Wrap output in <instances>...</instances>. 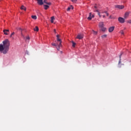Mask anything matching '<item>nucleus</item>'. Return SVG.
<instances>
[{
    "label": "nucleus",
    "mask_w": 131,
    "mask_h": 131,
    "mask_svg": "<svg viewBox=\"0 0 131 131\" xmlns=\"http://www.w3.org/2000/svg\"><path fill=\"white\" fill-rule=\"evenodd\" d=\"M14 34H15V32H12L11 33V34L10 35V37H12V36H13V35H14Z\"/></svg>",
    "instance_id": "393cba45"
},
{
    "label": "nucleus",
    "mask_w": 131,
    "mask_h": 131,
    "mask_svg": "<svg viewBox=\"0 0 131 131\" xmlns=\"http://www.w3.org/2000/svg\"><path fill=\"white\" fill-rule=\"evenodd\" d=\"M103 18H105V15H102Z\"/></svg>",
    "instance_id": "2f4dec72"
},
{
    "label": "nucleus",
    "mask_w": 131,
    "mask_h": 131,
    "mask_svg": "<svg viewBox=\"0 0 131 131\" xmlns=\"http://www.w3.org/2000/svg\"><path fill=\"white\" fill-rule=\"evenodd\" d=\"M72 3H76L77 2V0H71Z\"/></svg>",
    "instance_id": "a878e982"
},
{
    "label": "nucleus",
    "mask_w": 131,
    "mask_h": 131,
    "mask_svg": "<svg viewBox=\"0 0 131 131\" xmlns=\"http://www.w3.org/2000/svg\"><path fill=\"white\" fill-rule=\"evenodd\" d=\"M3 32L5 35H8L9 33H10V30L4 29Z\"/></svg>",
    "instance_id": "0eeeda50"
},
{
    "label": "nucleus",
    "mask_w": 131,
    "mask_h": 131,
    "mask_svg": "<svg viewBox=\"0 0 131 131\" xmlns=\"http://www.w3.org/2000/svg\"><path fill=\"white\" fill-rule=\"evenodd\" d=\"M107 29L106 28H105V27H102V28H101V29H100V30H101V31H103V32H105V31H106V30Z\"/></svg>",
    "instance_id": "4468645a"
},
{
    "label": "nucleus",
    "mask_w": 131,
    "mask_h": 131,
    "mask_svg": "<svg viewBox=\"0 0 131 131\" xmlns=\"http://www.w3.org/2000/svg\"><path fill=\"white\" fill-rule=\"evenodd\" d=\"M37 3L39 5V6H42L44 4H46L47 5H52V3H47V1L46 0H37Z\"/></svg>",
    "instance_id": "7ed1b4c3"
},
{
    "label": "nucleus",
    "mask_w": 131,
    "mask_h": 131,
    "mask_svg": "<svg viewBox=\"0 0 131 131\" xmlns=\"http://www.w3.org/2000/svg\"><path fill=\"white\" fill-rule=\"evenodd\" d=\"M48 5H44V9H45V10H48V8H50V5H48V4H47Z\"/></svg>",
    "instance_id": "f8f14e48"
},
{
    "label": "nucleus",
    "mask_w": 131,
    "mask_h": 131,
    "mask_svg": "<svg viewBox=\"0 0 131 131\" xmlns=\"http://www.w3.org/2000/svg\"><path fill=\"white\" fill-rule=\"evenodd\" d=\"M96 11L98 13V15L99 16L100 18H101V17H102V15H101V14H100V12H99V10H96Z\"/></svg>",
    "instance_id": "6ab92c4d"
},
{
    "label": "nucleus",
    "mask_w": 131,
    "mask_h": 131,
    "mask_svg": "<svg viewBox=\"0 0 131 131\" xmlns=\"http://www.w3.org/2000/svg\"><path fill=\"white\" fill-rule=\"evenodd\" d=\"M104 26H105V25H104V23L103 22H100L99 23V28H102L104 27Z\"/></svg>",
    "instance_id": "6e6552de"
},
{
    "label": "nucleus",
    "mask_w": 131,
    "mask_h": 131,
    "mask_svg": "<svg viewBox=\"0 0 131 131\" xmlns=\"http://www.w3.org/2000/svg\"><path fill=\"white\" fill-rule=\"evenodd\" d=\"M115 8H117L120 10H122V9H124V6L123 5H116Z\"/></svg>",
    "instance_id": "20e7f679"
},
{
    "label": "nucleus",
    "mask_w": 131,
    "mask_h": 131,
    "mask_svg": "<svg viewBox=\"0 0 131 131\" xmlns=\"http://www.w3.org/2000/svg\"><path fill=\"white\" fill-rule=\"evenodd\" d=\"M10 41L6 39L3 41V44H0V53H2L6 55L9 52L10 49Z\"/></svg>",
    "instance_id": "f257e3e1"
},
{
    "label": "nucleus",
    "mask_w": 131,
    "mask_h": 131,
    "mask_svg": "<svg viewBox=\"0 0 131 131\" xmlns=\"http://www.w3.org/2000/svg\"><path fill=\"white\" fill-rule=\"evenodd\" d=\"M52 46H54V47H56V48L59 47V43H57L56 44L55 43H52Z\"/></svg>",
    "instance_id": "ddd939ff"
},
{
    "label": "nucleus",
    "mask_w": 131,
    "mask_h": 131,
    "mask_svg": "<svg viewBox=\"0 0 131 131\" xmlns=\"http://www.w3.org/2000/svg\"><path fill=\"white\" fill-rule=\"evenodd\" d=\"M114 28H115V27L114 26L113 27H111L109 29H108V32H112L113 31V30H114Z\"/></svg>",
    "instance_id": "1a4fd4ad"
},
{
    "label": "nucleus",
    "mask_w": 131,
    "mask_h": 131,
    "mask_svg": "<svg viewBox=\"0 0 131 131\" xmlns=\"http://www.w3.org/2000/svg\"><path fill=\"white\" fill-rule=\"evenodd\" d=\"M57 37V41H58L57 43L59 44L58 47L57 48V51H60V48H62V40H61V39H60V35H56Z\"/></svg>",
    "instance_id": "f03ea898"
},
{
    "label": "nucleus",
    "mask_w": 131,
    "mask_h": 131,
    "mask_svg": "<svg viewBox=\"0 0 131 131\" xmlns=\"http://www.w3.org/2000/svg\"><path fill=\"white\" fill-rule=\"evenodd\" d=\"M71 8L70 7H69L68 9H67V11H70L71 10Z\"/></svg>",
    "instance_id": "cd10ccee"
},
{
    "label": "nucleus",
    "mask_w": 131,
    "mask_h": 131,
    "mask_svg": "<svg viewBox=\"0 0 131 131\" xmlns=\"http://www.w3.org/2000/svg\"><path fill=\"white\" fill-rule=\"evenodd\" d=\"M104 13H105L106 16H109V13H108L107 12H106V11H105Z\"/></svg>",
    "instance_id": "bb28decb"
},
{
    "label": "nucleus",
    "mask_w": 131,
    "mask_h": 131,
    "mask_svg": "<svg viewBox=\"0 0 131 131\" xmlns=\"http://www.w3.org/2000/svg\"><path fill=\"white\" fill-rule=\"evenodd\" d=\"M94 17H95V16L94 15V14H92V12H90L89 13V16L88 17V20H92V18H94Z\"/></svg>",
    "instance_id": "39448f33"
},
{
    "label": "nucleus",
    "mask_w": 131,
    "mask_h": 131,
    "mask_svg": "<svg viewBox=\"0 0 131 131\" xmlns=\"http://www.w3.org/2000/svg\"><path fill=\"white\" fill-rule=\"evenodd\" d=\"M102 38H106V37H107V35L104 34L102 36H101Z\"/></svg>",
    "instance_id": "412c9836"
},
{
    "label": "nucleus",
    "mask_w": 131,
    "mask_h": 131,
    "mask_svg": "<svg viewBox=\"0 0 131 131\" xmlns=\"http://www.w3.org/2000/svg\"><path fill=\"white\" fill-rule=\"evenodd\" d=\"M21 10H24V11H26V7H25L24 6H21L20 8Z\"/></svg>",
    "instance_id": "f3484780"
},
{
    "label": "nucleus",
    "mask_w": 131,
    "mask_h": 131,
    "mask_svg": "<svg viewBox=\"0 0 131 131\" xmlns=\"http://www.w3.org/2000/svg\"><path fill=\"white\" fill-rule=\"evenodd\" d=\"M129 15V12H126L124 14V17L125 18V19H126V18H127V17H128Z\"/></svg>",
    "instance_id": "9b49d317"
},
{
    "label": "nucleus",
    "mask_w": 131,
    "mask_h": 131,
    "mask_svg": "<svg viewBox=\"0 0 131 131\" xmlns=\"http://www.w3.org/2000/svg\"><path fill=\"white\" fill-rule=\"evenodd\" d=\"M120 60L119 61V64H120L121 63V54L119 56Z\"/></svg>",
    "instance_id": "5701e85b"
},
{
    "label": "nucleus",
    "mask_w": 131,
    "mask_h": 131,
    "mask_svg": "<svg viewBox=\"0 0 131 131\" xmlns=\"http://www.w3.org/2000/svg\"><path fill=\"white\" fill-rule=\"evenodd\" d=\"M51 23H54V20L55 19V17L52 16V17H51Z\"/></svg>",
    "instance_id": "dca6fc26"
},
{
    "label": "nucleus",
    "mask_w": 131,
    "mask_h": 131,
    "mask_svg": "<svg viewBox=\"0 0 131 131\" xmlns=\"http://www.w3.org/2000/svg\"><path fill=\"white\" fill-rule=\"evenodd\" d=\"M94 8H95V9H97V6H94Z\"/></svg>",
    "instance_id": "473e14b6"
},
{
    "label": "nucleus",
    "mask_w": 131,
    "mask_h": 131,
    "mask_svg": "<svg viewBox=\"0 0 131 131\" xmlns=\"http://www.w3.org/2000/svg\"><path fill=\"white\" fill-rule=\"evenodd\" d=\"M19 30H21V28H19Z\"/></svg>",
    "instance_id": "f704fd0d"
},
{
    "label": "nucleus",
    "mask_w": 131,
    "mask_h": 131,
    "mask_svg": "<svg viewBox=\"0 0 131 131\" xmlns=\"http://www.w3.org/2000/svg\"><path fill=\"white\" fill-rule=\"evenodd\" d=\"M118 21L120 22V23H124L125 20L124 18L120 17L118 18Z\"/></svg>",
    "instance_id": "423d86ee"
},
{
    "label": "nucleus",
    "mask_w": 131,
    "mask_h": 131,
    "mask_svg": "<svg viewBox=\"0 0 131 131\" xmlns=\"http://www.w3.org/2000/svg\"><path fill=\"white\" fill-rule=\"evenodd\" d=\"M102 14L103 13H105V12H102Z\"/></svg>",
    "instance_id": "72a5a7b5"
},
{
    "label": "nucleus",
    "mask_w": 131,
    "mask_h": 131,
    "mask_svg": "<svg viewBox=\"0 0 131 131\" xmlns=\"http://www.w3.org/2000/svg\"><path fill=\"white\" fill-rule=\"evenodd\" d=\"M94 33H95V34H97V32H96V31H94Z\"/></svg>",
    "instance_id": "c756f323"
},
{
    "label": "nucleus",
    "mask_w": 131,
    "mask_h": 131,
    "mask_svg": "<svg viewBox=\"0 0 131 131\" xmlns=\"http://www.w3.org/2000/svg\"><path fill=\"white\" fill-rule=\"evenodd\" d=\"M34 30L35 31H38V30H39V29H38V27L36 26L35 27V28L34 29Z\"/></svg>",
    "instance_id": "a211bd4d"
},
{
    "label": "nucleus",
    "mask_w": 131,
    "mask_h": 131,
    "mask_svg": "<svg viewBox=\"0 0 131 131\" xmlns=\"http://www.w3.org/2000/svg\"><path fill=\"white\" fill-rule=\"evenodd\" d=\"M120 33H121V34L122 35H124V32H123V30H122L120 31Z\"/></svg>",
    "instance_id": "4be33fe9"
},
{
    "label": "nucleus",
    "mask_w": 131,
    "mask_h": 131,
    "mask_svg": "<svg viewBox=\"0 0 131 131\" xmlns=\"http://www.w3.org/2000/svg\"><path fill=\"white\" fill-rule=\"evenodd\" d=\"M31 18L34 20H36V19H37V17L36 16V15H32Z\"/></svg>",
    "instance_id": "2eb2a0df"
},
{
    "label": "nucleus",
    "mask_w": 131,
    "mask_h": 131,
    "mask_svg": "<svg viewBox=\"0 0 131 131\" xmlns=\"http://www.w3.org/2000/svg\"><path fill=\"white\" fill-rule=\"evenodd\" d=\"M128 23H129L130 24H131V20H129V21H128Z\"/></svg>",
    "instance_id": "c85d7f7f"
},
{
    "label": "nucleus",
    "mask_w": 131,
    "mask_h": 131,
    "mask_svg": "<svg viewBox=\"0 0 131 131\" xmlns=\"http://www.w3.org/2000/svg\"><path fill=\"white\" fill-rule=\"evenodd\" d=\"M54 32L56 33V29H54Z\"/></svg>",
    "instance_id": "7c9ffc66"
},
{
    "label": "nucleus",
    "mask_w": 131,
    "mask_h": 131,
    "mask_svg": "<svg viewBox=\"0 0 131 131\" xmlns=\"http://www.w3.org/2000/svg\"><path fill=\"white\" fill-rule=\"evenodd\" d=\"M72 47L73 48H75V46H76V43L75 42H74V41H72Z\"/></svg>",
    "instance_id": "aec40b11"
},
{
    "label": "nucleus",
    "mask_w": 131,
    "mask_h": 131,
    "mask_svg": "<svg viewBox=\"0 0 131 131\" xmlns=\"http://www.w3.org/2000/svg\"><path fill=\"white\" fill-rule=\"evenodd\" d=\"M77 38L78 39H82V38H83V36L81 34H79L77 36Z\"/></svg>",
    "instance_id": "9d476101"
},
{
    "label": "nucleus",
    "mask_w": 131,
    "mask_h": 131,
    "mask_svg": "<svg viewBox=\"0 0 131 131\" xmlns=\"http://www.w3.org/2000/svg\"><path fill=\"white\" fill-rule=\"evenodd\" d=\"M29 39H30V37H29V36L26 37V40H29Z\"/></svg>",
    "instance_id": "b1692460"
}]
</instances>
